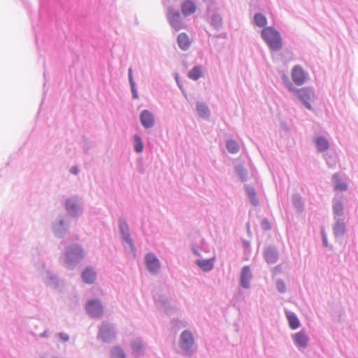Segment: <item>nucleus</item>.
<instances>
[{
    "instance_id": "1",
    "label": "nucleus",
    "mask_w": 358,
    "mask_h": 358,
    "mask_svg": "<svg viewBox=\"0 0 358 358\" xmlns=\"http://www.w3.org/2000/svg\"><path fill=\"white\" fill-rule=\"evenodd\" d=\"M262 36L268 45L274 50H278L282 47V40L280 34L272 27L264 28Z\"/></svg>"
},
{
    "instance_id": "2",
    "label": "nucleus",
    "mask_w": 358,
    "mask_h": 358,
    "mask_svg": "<svg viewBox=\"0 0 358 358\" xmlns=\"http://www.w3.org/2000/svg\"><path fill=\"white\" fill-rule=\"evenodd\" d=\"M83 257V249L78 245H74L68 248L66 262L67 264L77 262L81 260Z\"/></svg>"
},
{
    "instance_id": "3",
    "label": "nucleus",
    "mask_w": 358,
    "mask_h": 358,
    "mask_svg": "<svg viewBox=\"0 0 358 358\" xmlns=\"http://www.w3.org/2000/svg\"><path fill=\"white\" fill-rule=\"evenodd\" d=\"M86 310L92 317H100L103 313V307L98 300H91L86 305Z\"/></svg>"
},
{
    "instance_id": "4",
    "label": "nucleus",
    "mask_w": 358,
    "mask_h": 358,
    "mask_svg": "<svg viewBox=\"0 0 358 358\" xmlns=\"http://www.w3.org/2000/svg\"><path fill=\"white\" fill-rule=\"evenodd\" d=\"M115 336L113 329L106 323L102 324L99 329V337L105 342L112 341Z\"/></svg>"
},
{
    "instance_id": "5",
    "label": "nucleus",
    "mask_w": 358,
    "mask_h": 358,
    "mask_svg": "<svg viewBox=\"0 0 358 358\" xmlns=\"http://www.w3.org/2000/svg\"><path fill=\"white\" fill-rule=\"evenodd\" d=\"M145 264L149 271L156 273L160 268V262L157 257L151 253L145 256Z\"/></svg>"
},
{
    "instance_id": "6",
    "label": "nucleus",
    "mask_w": 358,
    "mask_h": 358,
    "mask_svg": "<svg viewBox=\"0 0 358 358\" xmlns=\"http://www.w3.org/2000/svg\"><path fill=\"white\" fill-rule=\"evenodd\" d=\"M292 78L296 85H301L305 83L306 76L303 69L299 66H296L292 69Z\"/></svg>"
},
{
    "instance_id": "7",
    "label": "nucleus",
    "mask_w": 358,
    "mask_h": 358,
    "mask_svg": "<svg viewBox=\"0 0 358 358\" xmlns=\"http://www.w3.org/2000/svg\"><path fill=\"white\" fill-rule=\"evenodd\" d=\"M194 344V338L189 331H184L180 336V345L183 349H189Z\"/></svg>"
},
{
    "instance_id": "8",
    "label": "nucleus",
    "mask_w": 358,
    "mask_h": 358,
    "mask_svg": "<svg viewBox=\"0 0 358 358\" xmlns=\"http://www.w3.org/2000/svg\"><path fill=\"white\" fill-rule=\"evenodd\" d=\"M297 96L298 98L303 101L308 109H311V106L308 103V101H310L311 96H313L312 91L307 88H302L297 91Z\"/></svg>"
},
{
    "instance_id": "9",
    "label": "nucleus",
    "mask_w": 358,
    "mask_h": 358,
    "mask_svg": "<svg viewBox=\"0 0 358 358\" xmlns=\"http://www.w3.org/2000/svg\"><path fill=\"white\" fill-rule=\"evenodd\" d=\"M141 122L145 128H151L155 123L152 114L148 110H144L141 114Z\"/></svg>"
},
{
    "instance_id": "10",
    "label": "nucleus",
    "mask_w": 358,
    "mask_h": 358,
    "mask_svg": "<svg viewBox=\"0 0 358 358\" xmlns=\"http://www.w3.org/2000/svg\"><path fill=\"white\" fill-rule=\"evenodd\" d=\"M169 20L172 27L178 30L181 27V20L179 12L177 10H170L168 13Z\"/></svg>"
},
{
    "instance_id": "11",
    "label": "nucleus",
    "mask_w": 358,
    "mask_h": 358,
    "mask_svg": "<svg viewBox=\"0 0 358 358\" xmlns=\"http://www.w3.org/2000/svg\"><path fill=\"white\" fill-rule=\"evenodd\" d=\"M309 338L303 331H299L294 336V341L300 348H306L308 345Z\"/></svg>"
},
{
    "instance_id": "12",
    "label": "nucleus",
    "mask_w": 358,
    "mask_h": 358,
    "mask_svg": "<svg viewBox=\"0 0 358 358\" xmlns=\"http://www.w3.org/2000/svg\"><path fill=\"white\" fill-rule=\"evenodd\" d=\"M251 277L252 275L250 268L248 266H244L242 269L241 276V286L243 287L244 288H248Z\"/></svg>"
},
{
    "instance_id": "13",
    "label": "nucleus",
    "mask_w": 358,
    "mask_h": 358,
    "mask_svg": "<svg viewBox=\"0 0 358 358\" xmlns=\"http://www.w3.org/2000/svg\"><path fill=\"white\" fill-rule=\"evenodd\" d=\"M196 10V7L195 3L189 0L185 1L181 6L182 13L185 16L194 13Z\"/></svg>"
},
{
    "instance_id": "14",
    "label": "nucleus",
    "mask_w": 358,
    "mask_h": 358,
    "mask_svg": "<svg viewBox=\"0 0 358 358\" xmlns=\"http://www.w3.org/2000/svg\"><path fill=\"white\" fill-rule=\"evenodd\" d=\"M96 278V273L90 268H87L82 273V278L87 284L93 283Z\"/></svg>"
},
{
    "instance_id": "15",
    "label": "nucleus",
    "mask_w": 358,
    "mask_h": 358,
    "mask_svg": "<svg viewBox=\"0 0 358 358\" xmlns=\"http://www.w3.org/2000/svg\"><path fill=\"white\" fill-rule=\"evenodd\" d=\"M120 228L121 233L124 237V239L128 243V244L131 247H133L132 241L129 234L128 226L124 220L120 221Z\"/></svg>"
},
{
    "instance_id": "16",
    "label": "nucleus",
    "mask_w": 358,
    "mask_h": 358,
    "mask_svg": "<svg viewBox=\"0 0 358 358\" xmlns=\"http://www.w3.org/2000/svg\"><path fill=\"white\" fill-rule=\"evenodd\" d=\"M178 43L180 48L182 50H187L190 45V40L186 34H180L178 37Z\"/></svg>"
},
{
    "instance_id": "17",
    "label": "nucleus",
    "mask_w": 358,
    "mask_h": 358,
    "mask_svg": "<svg viewBox=\"0 0 358 358\" xmlns=\"http://www.w3.org/2000/svg\"><path fill=\"white\" fill-rule=\"evenodd\" d=\"M203 76V71L201 66H196L192 69L188 73V77L194 80H198Z\"/></svg>"
},
{
    "instance_id": "18",
    "label": "nucleus",
    "mask_w": 358,
    "mask_h": 358,
    "mask_svg": "<svg viewBox=\"0 0 358 358\" xmlns=\"http://www.w3.org/2000/svg\"><path fill=\"white\" fill-rule=\"evenodd\" d=\"M197 265L204 271H210L213 268V259L199 260Z\"/></svg>"
},
{
    "instance_id": "19",
    "label": "nucleus",
    "mask_w": 358,
    "mask_h": 358,
    "mask_svg": "<svg viewBox=\"0 0 358 358\" xmlns=\"http://www.w3.org/2000/svg\"><path fill=\"white\" fill-rule=\"evenodd\" d=\"M315 142L320 151H325L329 148V143L327 140L323 137L320 136L316 138Z\"/></svg>"
},
{
    "instance_id": "20",
    "label": "nucleus",
    "mask_w": 358,
    "mask_h": 358,
    "mask_svg": "<svg viewBox=\"0 0 358 358\" xmlns=\"http://www.w3.org/2000/svg\"><path fill=\"white\" fill-rule=\"evenodd\" d=\"M264 256L268 263H274L278 259L277 252L271 248H268L266 250Z\"/></svg>"
},
{
    "instance_id": "21",
    "label": "nucleus",
    "mask_w": 358,
    "mask_h": 358,
    "mask_svg": "<svg viewBox=\"0 0 358 358\" xmlns=\"http://www.w3.org/2000/svg\"><path fill=\"white\" fill-rule=\"evenodd\" d=\"M334 187L337 191H344L347 189V185L342 182L337 175L334 176Z\"/></svg>"
},
{
    "instance_id": "22",
    "label": "nucleus",
    "mask_w": 358,
    "mask_h": 358,
    "mask_svg": "<svg viewBox=\"0 0 358 358\" xmlns=\"http://www.w3.org/2000/svg\"><path fill=\"white\" fill-rule=\"evenodd\" d=\"M254 22L257 26L260 27H263L266 26L267 24V20H266V17L261 13H257L255 15Z\"/></svg>"
},
{
    "instance_id": "23",
    "label": "nucleus",
    "mask_w": 358,
    "mask_h": 358,
    "mask_svg": "<svg viewBox=\"0 0 358 358\" xmlns=\"http://www.w3.org/2000/svg\"><path fill=\"white\" fill-rule=\"evenodd\" d=\"M132 352L135 355H139L143 352V345L140 341L136 340L131 343Z\"/></svg>"
},
{
    "instance_id": "24",
    "label": "nucleus",
    "mask_w": 358,
    "mask_h": 358,
    "mask_svg": "<svg viewBox=\"0 0 358 358\" xmlns=\"http://www.w3.org/2000/svg\"><path fill=\"white\" fill-rule=\"evenodd\" d=\"M287 319L289 321V327L292 329H296L299 327L300 323L298 318L294 315H288Z\"/></svg>"
},
{
    "instance_id": "25",
    "label": "nucleus",
    "mask_w": 358,
    "mask_h": 358,
    "mask_svg": "<svg viewBox=\"0 0 358 358\" xmlns=\"http://www.w3.org/2000/svg\"><path fill=\"white\" fill-rule=\"evenodd\" d=\"M196 110L199 115L204 117L208 115V107L203 103H198L196 105Z\"/></svg>"
},
{
    "instance_id": "26",
    "label": "nucleus",
    "mask_w": 358,
    "mask_h": 358,
    "mask_svg": "<svg viewBox=\"0 0 358 358\" xmlns=\"http://www.w3.org/2000/svg\"><path fill=\"white\" fill-rule=\"evenodd\" d=\"M112 358H125L124 350L120 347H115L111 350Z\"/></svg>"
},
{
    "instance_id": "27",
    "label": "nucleus",
    "mask_w": 358,
    "mask_h": 358,
    "mask_svg": "<svg viewBox=\"0 0 358 358\" xmlns=\"http://www.w3.org/2000/svg\"><path fill=\"white\" fill-rule=\"evenodd\" d=\"M227 148L231 153H236L239 150V146L235 141L230 140L227 143Z\"/></svg>"
},
{
    "instance_id": "28",
    "label": "nucleus",
    "mask_w": 358,
    "mask_h": 358,
    "mask_svg": "<svg viewBox=\"0 0 358 358\" xmlns=\"http://www.w3.org/2000/svg\"><path fill=\"white\" fill-rule=\"evenodd\" d=\"M345 231V223L343 220H338L334 227V232L341 235L343 234Z\"/></svg>"
},
{
    "instance_id": "29",
    "label": "nucleus",
    "mask_w": 358,
    "mask_h": 358,
    "mask_svg": "<svg viewBox=\"0 0 358 358\" xmlns=\"http://www.w3.org/2000/svg\"><path fill=\"white\" fill-rule=\"evenodd\" d=\"M334 212L336 215H342L343 213V206L341 201H337L334 205Z\"/></svg>"
},
{
    "instance_id": "30",
    "label": "nucleus",
    "mask_w": 358,
    "mask_h": 358,
    "mask_svg": "<svg viewBox=\"0 0 358 358\" xmlns=\"http://www.w3.org/2000/svg\"><path fill=\"white\" fill-rule=\"evenodd\" d=\"M134 143H135V150L137 152H141L143 151V143L141 141V138L136 135L134 136Z\"/></svg>"
},
{
    "instance_id": "31",
    "label": "nucleus",
    "mask_w": 358,
    "mask_h": 358,
    "mask_svg": "<svg viewBox=\"0 0 358 358\" xmlns=\"http://www.w3.org/2000/svg\"><path fill=\"white\" fill-rule=\"evenodd\" d=\"M247 192H248V196L250 197V199L251 202L253 204L256 205L257 203V199L255 197V192L254 189L249 188V189H248Z\"/></svg>"
},
{
    "instance_id": "32",
    "label": "nucleus",
    "mask_w": 358,
    "mask_h": 358,
    "mask_svg": "<svg viewBox=\"0 0 358 358\" xmlns=\"http://www.w3.org/2000/svg\"><path fill=\"white\" fill-rule=\"evenodd\" d=\"M76 208V203L73 200H68L66 202V209L69 212L73 211Z\"/></svg>"
},
{
    "instance_id": "33",
    "label": "nucleus",
    "mask_w": 358,
    "mask_h": 358,
    "mask_svg": "<svg viewBox=\"0 0 358 358\" xmlns=\"http://www.w3.org/2000/svg\"><path fill=\"white\" fill-rule=\"evenodd\" d=\"M277 289H278L279 292H284L286 289L285 283L282 281H278L277 282Z\"/></svg>"
},
{
    "instance_id": "34",
    "label": "nucleus",
    "mask_w": 358,
    "mask_h": 358,
    "mask_svg": "<svg viewBox=\"0 0 358 358\" xmlns=\"http://www.w3.org/2000/svg\"><path fill=\"white\" fill-rule=\"evenodd\" d=\"M262 225L265 230H268L271 228L269 222L266 219L262 221Z\"/></svg>"
},
{
    "instance_id": "35",
    "label": "nucleus",
    "mask_w": 358,
    "mask_h": 358,
    "mask_svg": "<svg viewBox=\"0 0 358 358\" xmlns=\"http://www.w3.org/2000/svg\"><path fill=\"white\" fill-rule=\"evenodd\" d=\"M59 336L60 338L64 341H67L69 340V336L67 334H64V333H61L59 334Z\"/></svg>"
},
{
    "instance_id": "36",
    "label": "nucleus",
    "mask_w": 358,
    "mask_h": 358,
    "mask_svg": "<svg viewBox=\"0 0 358 358\" xmlns=\"http://www.w3.org/2000/svg\"><path fill=\"white\" fill-rule=\"evenodd\" d=\"M78 170L77 167H73V168L71 169V172H72L73 173H74V174H76V173H78Z\"/></svg>"
},
{
    "instance_id": "37",
    "label": "nucleus",
    "mask_w": 358,
    "mask_h": 358,
    "mask_svg": "<svg viewBox=\"0 0 358 358\" xmlns=\"http://www.w3.org/2000/svg\"><path fill=\"white\" fill-rule=\"evenodd\" d=\"M129 72L130 81L131 82L132 81L131 69H129Z\"/></svg>"
},
{
    "instance_id": "38",
    "label": "nucleus",
    "mask_w": 358,
    "mask_h": 358,
    "mask_svg": "<svg viewBox=\"0 0 358 358\" xmlns=\"http://www.w3.org/2000/svg\"><path fill=\"white\" fill-rule=\"evenodd\" d=\"M323 242H324V244L327 246V239L325 238V236L323 237Z\"/></svg>"
},
{
    "instance_id": "39",
    "label": "nucleus",
    "mask_w": 358,
    "mask_h": 358,
    "mask_svg": "<svg viewBox=\"0 0 358 358\" xmlns=\"http://www.w3.org/2000/svg\"><path fill=\"white\" fill-rule=\"evenodd\" d=\"M133 93H134V96L136 99H137V98H138V96H137V94H136V91L133 90Z\"/></svg>"
}]
</instances>
